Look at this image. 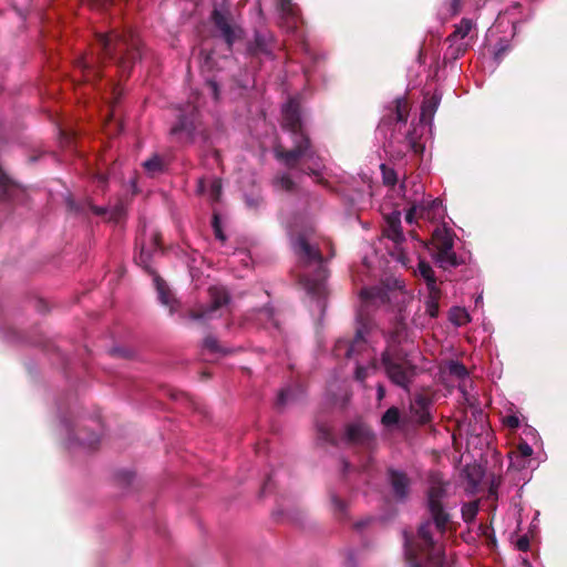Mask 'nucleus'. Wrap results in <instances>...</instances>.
Instances as JSON below:
<instances>
[{
  "label": "nucleus",
  "instance_id": "1",
  "mask_svg": "<svg viewBox=\"0 0 567 567\" xmlns=\"http://www.w3.org/2000/svg\"><path fill=\"white\" fill-rule=\"evenodd\" d=\"M282 126L290 131L295 138V148L284 152L276 148L277 158L281 159L285 165L292 167L297 162L302 161L307 166L309 174L318 176L322 165L318 157H315L310 148L309 140L305 135L301 126L299 114V104L297 100L291 99L282 106Z\"/></svg>",
  "mask_w": 567,
  "mask_h": 567
},
{
  "label": "nucleus",
  "instance_id": "2",
  "mask_svg": "<svg viewBox=\"0 0 567 567\" xmlns=\"http://www.w3.org/2000/svg\"><path fill=\"white\" fill-rule=\"evenodd\" d=\"M292 248L306 267L301 284L308 293L320 298L326 292L327 279V269L323 266L321 254L308 243L306 235L296 238L292 241Z\"/></svg>",
  "mask_w": 567,
  "mask_h": 567
},
{
  "label": "nucleus",
  "instance_id": "3",
  "mask_svg": "<svg viewBox=\"0 0 567 567\" xmlns=\"http://www.w3.org/2000/svg\"><path fill=\"white\" fill-rule=\"evenodd\" d=\"M405 559L410 567H442L443 547L434 540L433 534H403Z\"/></svg>",
  "mask_w": 567,
  "mask_h": 567
},
{
  "label": "nucleus",
  "instance_id": "4",
  "mask_svg": "<svg viewBox=\"0 0 567 567\" xmlns=\"http://www.w3.org/2000/svg\"><path fill=\"white\" fill-rule=\"evenodd\" d=\"M432 244L435 248L433 258L440 268L449 269L457 265V258L453 250L454 236L447 227L437 226L433 230Z\"/></svg>",
  "mask_w": 567,
  "mask_h": 567
},
{
  "label": "nucleus",
  "instance_id": "5",
  "mask_svg": "<svg viewBox=\"0 0 567 567\" xmlns=\"http://www.w3.org/2000/svg\"><path fill=\"white\" fill-rule=\"evenodd\" d=\"M444 209L439 199H433L431 196L423 195V186L417 185L415 188V198L411 200V208L406 214V221L412 224L416 218L427 220H435L443 218Z\"/></svg>",
  "mask_w": 567,
  "mask_h": 567
},
{
  "label": "nucleus",
  "instance_id": "6",
  "mask_svg": "<svg viewBox=\"0 0 567 567\" xmlns=\"http://www.w3.org/2000/svg\"><path fill=\"white\" fill-rule=\"evenodd\" d=\"M382 363L388 378L396 385L408 389L414 374V369L409 362L398 353H392L388 349L382 355Z\"/></svg>",
  "mask_w": 567,
  "mask_h": 567
},
{
  "label": "nucleus",
  "instance_id": "7",
  "mask_svg": "<svg viewBox=\"0 0 567 567\" xmlns=\"http://www.w3.org/2000/svg\"><path fill=\"white\" fill-rule=\"evenodd\" d=\"M99 42L106 55L114 59L124 71L128 69L130 62L125 54L130 53L134 43H130L126 35L118 33L100 34Z\"/></svg>",
  "mask_w": 567,
  "mask_h": 567
},
{
  "label": "nucleus",
  "instance_id": "8",
  "mask_svg": "<svg viewBox=\"0 0 567 567\" xmlns=\"http://www.w3.org/2000/svg\"><path fill=\"white\" fill-rule=\"evenodd\" d=\"M212 303L207 308L192 310L188 318L193 321H208L220 316V309L226 307L229 296L224 287L213 286L209 288Z\"/></svg>",
  "mask_w": 567,
  "mask_h": 567
},
{
  "label": "nucleus",
  "instance_id": "9",
  "mask_svg": "<svg viewBox=\"0 0 567 567\" xmlns=\"http://www.w3.org/2000/svg\"><path fill=\"white\" fill-rule=\"evenodd\" d=\"M445 489L441 483L433 484L427 494V504L433 524L436 529L443 530L449 522V514L444 511L441 501Z\"/></svg>",
  "mask_w": 567,
  "mask_h": 567
},
{
  "label": "nucleus",
  "instance_id": "10",
  "mask_svg": "<svg viewBox=\"0 0 567 567\" xmlns=\"http://www.w3.org/2000/svg\"><path fill=\"white\" fill-rule=\"evenodd\" d=\"M393 290L384 287L363 288L360 292L359 317L363 318L371 308L384 305L390 300Z\"/></svg>",
  "mask_w": 567,
  "mask_h": 567
},
{
  "label": "nucleus",
  "instance_id": "11",
  "mask_svg": "<svg viewBox=\"0 0 567 567\" xmlns=\"http://www.w3.org/2000/svg\"><path fill=\"white\" fill-rule=\"evenodd\" d=\"M213 21L219 30L220 35L229 47L233 45L235 40L240 35L241 30L237 25L231 24L229 17L223 9H215L213 12Z\"/></svg>",
  "mask_w": 567,
  "mask_h": 567
},
{
  "label": "nucleus",
  "instance_id": "12",
  "mask_svg": "<svg viewBox=\"0 0 567 567\" xmlns=\"http://www.w3.org/2000/svg\"><path fill=\"white\" fill-rule=\"evenodd\" d=\"M473 27V21L464 18L461 20L460 24L456 25L455 31L449 37L447 40L451 42L450 48L453 50L454 58L465 52L466 45L460 41L467 37Z\"/></svg>",
  "mask_w": 567,
  "mask_h": 567
},
{
  "label": "nucleus",
  "instance_id": "13",
  "mask_svg": "<svg viewBox=\"0 0 567 567\" xmlns=\"http://www.w3.org/2000/svg\"><path fill=\"white\" fill-rule=\"evenodd\" d=\"M363 350H368V346L362 329H358L355 338L351 343L347 340H339L336 344L337 354L340 355L341 352H344L347 358H352Z\"/></svg>",
  "mask_w": 567,
  "mask_h": 567
},
{
  "label": "nucleus",
  "instance_id": "14",
  "mask_svg": "<svg viewBox=\"0 0 567 567\" xmlns=\"http://www.w3.org/2000/svg\"><path fill=\"white\" fill-rule=\"evenodd\" d=\"M278 7L281 13V18L284 19L285 28L288 31H293L297 29L299 23V16L297 7L291 2V0H277Z\"/></svg>",
  "mask_w": 567,
  "mask_h": 567
},
{
  "label": "nucleus",
  "instance_id": "15",
  "mask_svg": "<svg viewBox=\"0 0 567 567\" xmlns=\"http://www.w3.org/2000/svg\"><path fill=\"white\" fill-rule=\"evenodd\" d=\"M384 235L395 244L402 243L404 240V235L401 229L400 212H393L386 217Z\"/></svg>",
  "mask_w": 567,
  "mask_h": 567
},
{
  "label": "nucleus",
  "instance_id": "16",
  "mask_svg": "<svg viewBox=\"0 0 567 567\" xmlns=\"http://www.w3.org/2000/svg\"><path fill=\"white\" fill-rule=\"evenodd\" d=\"M346 435L349 442L358 444H368L372 439V434L369 429L361 423L349 425Z\"/></svg>",
  "mask_w": 567,
  "mask_h": 567
},
{
  "label": "nucleus",
  "instance_id": "17",
  "mask_svg": "<svg viewBox=\"0 0 567 567\" xmlns=\"http://www.w3.org/2000/svg\"><path fill=\"white\" fill-rule=\"evenodd\" d=\"M390 483L392 485L394 495L399 499H404L409 492V481L406 476L398 471L390 472Z\"/></svg>",
  "mask_w": 567,
  "mask_h": 567
},
{
  "label": "nucleus",
  "instance_id": "18",
  "mask_svg": "<svg viewBox=\"0 0 567 567\" xmlns=\"http://www.w3.org/2000/svg\"><path fill=\"white\" fill-rule=\"evenodd\" d=\"M198 192L207 193L212 200H218L221 194V181L218 178H213L208 182V185L205 181H199L198 183Z\"/></svg>",
  "mask_w": 567,
  "mask_h": 567
},
{
  "label": "nucleus",
  "instance_id": "19",
  "mask_svg": "<svg viewBox=\"0 0 567 567\" xmlns=\"http://www.w3.org/2000/svg\"><path fill=\"white\" fill-rule=\"evenodd\" d=\"M417 274L425 280L429 291H434L436 288V281L431 265L425 260H420L417 265Z\"/></svg>",
  "mask_w": 567,
  "mask_h": 567
},
{
  "label": "nucleus",
  "instance_id": "20",
  "mask_svg": "<svg viewBox=\"0 0 567 567\" xmlns=\"http://www.w3.org/2000/svg\"><path fill=\"white\" fill-rule=\"evenodd\" d=\"M429 400L422 395H417L412 404V410L419 414V421L425 423L429 420Z\"/></svg>",
  "mask_w": 567,
  "mask_h": 567
},
{
  "label": "nucleus",
  "instance_id": "21",
  "mask_svg": "<svg viewBox=\"0 0 567 567\" xmlns=\"http://www.w3.org/2000/svg\"><path fill=\"white\" fill-rule=\"evenodd\" d=\"M155 287L157 290L158 299L159 301L165 306H171V311H174V306L171 305V296L169 290L166 286V284L158 277H154Z\"/></svg>",
  "mask_w": 567,
  "mask_h": 567
},
{
  "label": "nucleus",
  "instance_id": "22",
  "mask_svg": "<svg viewBox=\"0 0 567 567\" xmlns=\"http://www.w3.org/2000/svg\"><path fill=\"white\" fill-rule=\"evenodd\" d=\"M450 320L453 324L461 327L470 322L471 317L465 308L454 307L450 311Z\"/></svg>",
  "mask_w": 567,
  "mask_h": 567
},
{
  "label": "nucleus",
  "instance_id": "23",
  "mask_svg": "<svg viewBox=\"0 0 567 567\" xmlns=\"http://www.w3.org/2000/svg\"><path fill=\"white\" fill-rule=\"evenodd\" d=\"M355 527L358 529H364V528L379 529V528H384L385 526H384L382 518L369 516V517L358 520L355 523Z\"/></svg>",
  "mask_w": 567,
  "mask_h": 567
},
{
  "label": "nucleus",
  "instance_id": "24",
  "mask_svg": "<svg viewBox=\"0 0 567 567\" xmlns=\"http://www.w3.org/2000/svg\"><path fill=\"white\" fill-rule=\"evenodd\" d=\"M143 167L147 172V174L153 176V175L162 172L163 163H162V159L157 155H154L143 163Z\"/></svg>",
  "mask_w": 567,
  "mask_h": 567
},
{
  "label": "nucleus",
  "instance_id": "25",
  "mask_svg": "<svg viewBox=\"0 0 567 567\" xmlns=\"http://www.w3.org/2000/svg\"><path fill=\"white\" fill-rule=\"evenodd\" d=\"M395 120L401 123H405L408 120V102L404 97H399L395 101Z\"/></svg>",
  "mask_w": 567,
  "mask_h": 567
},
{
  "label": "nucleus",
  "instance_id": "26",
  "mask_svg": "<svg viewBox=\"0 0 567 567\" xmlns=\"http://www.w3.org/2000/svg\"><path fill=\"white\" fill-rule=\"evenodd\" d=\"M462 0H449L442 7V14L445 18L454 17L461 11Z\"/></svg>",
  "mask_w": 567,
  "mask_h": 567
},
{
  "label": "nucleus",
  "instance_id": "27",
  "mask_svg": "<svg viewBox=\"0 0 567 567\" xmlns=\"http://www.w3.org/2000/svg\"><path fill=\"white\" fill-rule=\"evenodd\" d=\"M441 97L434 94L431 99L425 101L422 105V116H432L437 109Z\"/></svg>",
  "mask_w": 567,
  "mask_h": 567
},
{
  "label": "nucleus",
  "instance_id": "28",
  "mask_svg": "<svg viewBox=\"0 0 567 567\" xmlns=\"http://www.w3.org/2000/svg\"><path fill=\"white\" fill-rule=\"evenodd\" d=\"M439 299V289L435 288L434 291H430L429 300L426 301V311L431 317H436L439 311L437 306Z\"/></svg>",
  "mask_w": 567,
  "mask_h": 567
},
{
  "label": "nucleus",
  "instance_id": "29",
  "mask_svg": "<svg viewBox=\"0 0 567 567\" xmlns=\"http://www.w3.org/2000/svg\"><path fill=\"white\" fill-rule=\"evenodd\" d=\"M400 413L396 408H390L382 416V424L384 426H392L399 422Z\"/></svg>",
  "mask_w": 567,
  "mask_h": 567
},
{
  "label": "nucleus",
  "instance_id": "30",
  "mask_svg": "<svg viewBox=\"0 0 567 567\" xmlns=\"http://www.w3.org/2000/svg\"><path fill=\"white\" fill-rule=\"evenodd\" d=\"M449 373L463 379L467 375L466 368L458 361H451L447 363Z\"/></svg>",
  "mask_w": 567,
  "mask_h": 567
},
{
  "label": "nucleus",
  "instance_id": "31",
  "mask_svg": "<svg viewBox=\"0 0 567 567\" xmlns=\"http://www.w3.org/2000/svg\"><path fill=\"white\" fill-rule=\"evenodd\" d=\"M478 512V504L476 502H472L465 504L462 508V516L465 522H471L475 518Z\"/></svg>",
  "mask_w": 567,
  "mask_h": 567
},
{
  "label": "nucleus",
  "instance_id": "32",
  "mask_svg": "<svg viewBox=\"0 0 567 567\" xmlns=\"http://www.w3.org/2000/svg\"><path fill=\"white\" fill-rule=\"evenodd\" d=\"M383 182L388 185H394L396 182V174L393 169L388 168L385 164H381Z\"/></svg>",
  "mask_w": 567,
  "mask_h": 567
},
{
  "label": "nucleus",
  "instance_id": "33",
  "mask_svg": "<svg viewBox=\"0 0 567 567\" xmlns=\"http://www.w3.org/2000/svg\"><path fill=\"white\" fill-rule=\"evenodd\" d=\"M151 251L146 250L144 246L141 248L140 255L136 257V262L144 269L150 270Z\"/></svg>",
  "mask_w": 567,
  "mask_h": 567
},
{
  "label": "nucleus",
  "instance_id": "34",
  "mask_svg": "<svg viewBox=\"0 0 567 567\" xmlns=\"http://www.w3.org/2000/svg\"><path fill=\"white\" fill-rule=\"evenodd\" d=\"M184 131L187 133V135H190V133H192V128L187 126L185 118L181 120L177 125L172 127L171 134L177 135V134H182Z\"/></svg>",
  "mask_w": 567,
  "mask_h": 567
},
{
  "label": "nucleus",
  "instance_id": "35",
  "mask_svg": "<svg viewBox=\"0 0 567 567\" xmlns=\"http://www.w3.org/2000/svg\"><path fill=\"white\" fill-rule=\"evenodd\" d=\"M276 185L284 190H290L292 189L293 183L288 175H282L279 178H277Z\"/></svg>",
  "mask_w": 567,
  "mask_h": 567
},
{
  "label": "nucleus",
  "instance_id": "36",
  "mask_svg": "<svg viewBox=\"0 0 567 567\" xmlns=\"http://www.w3.org/2000/svg\"><path fill=\"white\" fill-rule=\"evenodd\" d=\"M272 516L278 522H289L293 520L295 516L291 513L284 514L281 509H276L272 512Z\"/></svg>",
  "mask_w": 567,
  "mask_h": 567
},
{
  "label": "nucleus",
  "instance_id": "37",
  "mask_svg": "<svg viewBox=\"0 0 567 567\" xmlns=\"http://www.w3.org/2000/svg\"><path fill=\"white\" fill-rule=\"evenodd\" d=\"M530 539L527 534H524L516 540V547L520 551H527L529 549Z\"/></svg>",
  "mask_w": 567,
  "mask_h": 567
},
{
  "label": "nucleus",
  "instance_id": "38",
  "mask_svg": "<svg viewBox=\"0 0 567 567\" xmlns=\"http://www.w3.org/2000/svg\"><path fill=\"white\" fill-rule=\"evenodd\" d=\"M504 424L509 429H517L520 424L518 416L508 415L504 419Z\"/></svg>",
  "mask_w": 567,
  "mask_h": 567
},
{
  "label": "nucleus",
  "instance_id": "39",
  "mask_svg": "<svg viewBox=\"0 0 567 567\" xmlns=\"http://www.w3.org/2000/svg\"><path fill=\"white\" fill-rule=\"evenodd\" d=\"M518 451H519L520 455L524 457H529L533 454L532 446L526 442H520L518 444Z\"/></svg>",
  "mask_w": 567,
  "mask_h": 567
},
{
  "label": "nucleus",
  "instance_id": "40",
  "mask_svg": "<svg viewBox=\"0 0 567 567\" xmlns=\"http://www.w3.org/2000/svg\"><path fill=\"white\" fill-rule=\"evenodd\" d=\"M370 368H365V367H362V365H357V369H355V379L360 382H363L365 380V378L368 377V370Z\"/></svg>",
  "mask_w": 567,
  "mask_h": 567
},
{
  "label": "nucleus",
  "instance_id": "41",
  "mask_svg": "<svg viewBox=\"0 0 567 567\" xmlns=\"http://www.w3.org/2000/svg\"><path fill=\"white\" fill-rule=\"evenodd\" d=\"M213 228H214V233H215L216 238H218L220 241H224L225 240V236H224V234L221 231V228L219 226L217 216L214 217Z\"/></svg>",
  "mask_w": 567,
  "mask_h": 567
},
{
  "label": "nucleus",
  "instance_id": "42",
  "mask_svg": "<svg viewBox=\"0 0 567 567\" xmlns=\"http://www.w3.org/2000/svg\"><path fill=\"white\" fill-rule=\"evenodd\" d=\"M204 344L206 348H208L212 351L218 350L217 340L215 338L208 337L205 339Z\"/></svg>",
  "mask_w": 567,
  "mask_h": 567
},
{
  "label": "nucleus",
  "instance_id": "43",
  "mask_svg": "<svg viewBox=\"0 0 567 567\" xmlns=\"http://www.w3.org/2000/svg\"><path fill=\"white\" fill-rule=\"evenodd\" d=\"M504 19H505V14H499L498 18L496 19L495 24L488 30V33L494 34L496 29H498V27H501V24L503 23Z\"/></svg>",
  "mask_w": 567,
  "mask_h": 567
},
{
  "label": "nucleus",
  "instance_id": "44",
  "mask_svg": "<svg viewBox=\"0 0 567 567\" xmlns=\"http://www.w3.org/2000/svg\"><path fill=\"white\" fill-rule=\"evenodd\" d=\"M508 47L505 44H499L498 49L495 52V59L501 60L503 54L507 51Z\"/></svg>",
  "mask_w": 567,
  "mask_h": 567
},
{
  "label": "nucleus",
  "instance_id": "45",
  "mask_svg": "<svg viewBox=\"0 0 567 567\" xmlns=\"http://www.w3.org/2000/svg\"><path fill=\"white\" fill-rule=\"evenodd\" d=\"M99 442V437L97 436H93L92 439H90L87 442H81L80 445H83V446H87V447H92L94 444H96Z\"/></svg>",
  "mask_w": 567,
  "mask_h": 567
},
{
  "label": "nucleus",
  "instance_id": "46",
  "mask_svg": "<svg viewBox=\"0 0 567 567\" xmlns=\"http://www.w3.org/2000/svg\"><path fill=\"white\" fill-rule=\"evenodd\" d=\"M78 64H79V66H80L81 69H83V70H84V69H91V68H92V65H91V64L86 61V59H84V58L79 59Z\"/></svg>",
  "mask_w": 567,
  "mask_h": 567
},
{
  "label": "nucleus",
  "instance_id": "47",
  "mask_svg": "<svg viewBox=\"0 0 567 567\" xmlns=\"http://www.w3.org/2000/svg\"><path fill=\"white\" fill-rule=\"evenodd\" d=\"M377 395H378L379 401H381L384 398L385 390H384L383 385H378Z\"/></svg>",
  "mask_w": 567,
  "mask_h": 567
},
{
  "label": "nucleus",
  "instance_id": "48",
  "mask_svg": "<svg viewBox=\"0 0 567 567\" xmlns=\"http://www.w3.org/2000/svg\"><path fill=\"white\" fill-rule=\"evenodd\" d=\"M209 87L214 94V97L217 99L218 97V86L215 82H209Z\"/></svg>",
  "mask_w": 567,
  "mask_h": 567
},
{
  "label": "nucleus",
  "instance_id": "49",
  "mask_svg": "<svg viewBox=\"0 0 567 567\" xmlns=\"http://www.w3.org/2000/svg\"><path fill=\"white\" fill-rule=\"evenodd\" d=\"M91 209L93 210L94 214L96 215H102L104 213H106L107 208H104V207H96V206H92Z\"/></svg>",
  "mask_w": 567,
  "mask_h": 567
},
{
  "label": "nucleus",
  "instance_id": "50",
  "mask_svg": "<svg viewBox=\"0 0 567 567\" xmlns=\"http://www.w3.org/2000/svg\"><path fill=\"white\" fill-rule=\"evenodd\" d=\"M287 398H288V392L287 391H281L280 394H279V402L281 404L286 403Z\"/></svg>",
  "mask_w": 567,
  "mask_h": 567
},
{
  "label": "nucleus",
  "instance_id": "51",
  "mask_svg": "<svg viewBox=\"0 0 567 567\" xmlns=\"http://www.w3.org/2000/svg\"><path fill=\"white\" fill-rule=\"evenodd\" d=\"M123 214V208L122 207H116L112 214V217H120L121 215Z\"/></svg>",
  "mask_w": 567,
  "mask_h": 567
},
{
  "label": "nucleus",
  "instance_id": "52",
  "mask_svg": "<svg viewBox=\"0 0 567 567\" xmlns=\"http://www.w3.org/2000/svg\"><path fill=\"white\" fill-rule=\"evenodd\" d=\"M429 529H430V523H426V524L421 525V527L417 532L423 533V532H429Z\"/></svg>",
  "mask_w": 567,
  "mask_h": 567
},
{
  "label": "nucleus",
  "instance_id": "53",
  "mask_svg": "<svg viewBox=\"0 0 567 567\" xmlns=\"http://www.w3.org/2000/svg\"><path fill=\"white\" fill-rule=\"evenodd\" d=\"M333 504L336 507L340 508L341 511L343 509V503L340 499L334 498Z\"/></svg>",
  "mask_w": 567,
  "mask_h": 567
},
{
  "label": "nucleus",
  "instance_id": "54",
  "mask_svg": "<svg viewBox=\"0 0 567 567\" xmlns=\"http://www.w3.org/2000/svg\"><path fill=\"white\" fill-rule=\"evenodd\" d=\"M96 178H97V182H99L100 184H104V182H105V179H106L104 175H97V176H96Z\"/></svg>",
  "mask_w": 567,
  "mask_h": 567
},
{
  "label": "nucleus",
  "instance_id": "55",
  "mask_svg": "<svg viewBox=\"0 0 567 567\" xmlns=\"http://www.w3.org/2000/svg\"><path fill=\"white\" fill-rule=\"evenodd\" d=\"M465 535L467 536V537H464V539H465L466 542H467V540H470V539L472 538V534H471V533H467V534H465Z\"/></svg>",
  "mask_w": 567,
  "mask_h": 567
},
{
  "label": "nucleus",
  "instance_id": "56",
  "mask_svg": "<svg viewBox=\"0 0 567 567\" xmlns=\"http://www.w3.org/2000/svg\"><path fill=\"white\" fill-rule=\"evenodd\" d=\"M526 431L528 432V434L534 435V430L533 429H527Z\"/></svg>",
  "mask_w": 567,
  "mask_h": 567
},
{
  "label": "nucleus",
  "instance_id": "57",
  "mask_svg": "<svg viewBox=\"0 0 567 567\" xmlns=\"http://www.w3.org/2000/svg\"><path fill=\"white\" fill-rule=\"evenodd\" d=\"M481 301H482V296H478L475 302H476V305H478V302H481Z\"/></svg>",
  "mask_w": 567,
  "mask_h": 567
},
{
  "label": "nucleus",
  "instance_id": "58",
  "mask_svg": "<svg viewBox=\"0 0 567 567\" xmlns=\"http://www.w3.org/2000/svg\"><path fill=\"white\" fill-rule=\"evenodd\" d=\"M348 563H349V564H352V555H349V557H348Z\"/></svg>",
  "mask_w": 567,
  "mask_h": 567
},
{
  "label": "nucleus",
  "instance_id": "59",
  "mask_svg": "<svg viewBox=\"0 0 567 567\" xmlns=\"http://www.w3.org/2000/svg\"><path fill=\"white\" fill-rule=\"evenodd\" d=\"M239 255H244V257L248 259V255H245L244 252H239Z\"/></svg>",
  "mask_w": 567,
  "mask_h": 567
}]
</instances>
